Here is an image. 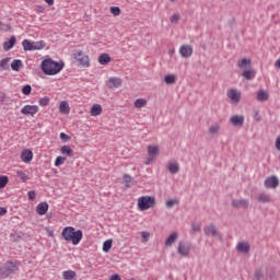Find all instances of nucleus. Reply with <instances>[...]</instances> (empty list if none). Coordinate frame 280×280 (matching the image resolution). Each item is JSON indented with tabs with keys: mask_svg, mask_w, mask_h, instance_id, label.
<instances>
[{
	"mask_svg": "<svg viewBox=\"0 0 280 280\" xmlns=\"http://www.w3.org/2000/svg\"><path fill=\"white\" fill-rule=\"evenodd\" d=\"M236 249L238 250V253H249L250 245L248 243H238Z\"/></svg>",
	"mask_w": 280,
	"mask_h": 280,
	"instance_id": "obj_27",
	"label": "nucleus"
},
{
	"mask_svg": "<svg viewBox=\"0 0 280 280\" xmlns=\"http://www.w3.org/2000/svg\"><path fill=\"white\" fill-rule=\"evenodd\" d=\"M36 211H37L38 215H45L47 213V211H49V203H47L45 201L40 202L39 205H37Z\"/></svg>",
	"mask_w": 280,
	"mask_h": 280,
	"instance_id": "obj_16",
	"label": "nucleus"
},
{
	"mask_svg": "<svg viewBox=\"0 0 280 280\" xmlns=\"http://www.w3.org/2000/svg\"><path fill=\"white\" fill-rule=\"evenodd\" d=\"M110 12L114 16H119L121 14V9L119 7H110Z\"/></svg>",
	"mask_w": 280,
	"mask_h": 280,
	"instance_id": "obj_44",
	"label": "nucleus"
},
{
	"mask_svg": "<svg viewBox=\"0 0 280 280\" xmlns=\"http://www.w3.org/2000/svg\"><path fill=\"white\" fill-rule=\"evenodd\" d=\"M109 280H121V277L117 273H114L113 276H110Z\"/></svg>",
	"mask_w": 280,
	"mask_h": 280,
	"instance_id": "obj_54",
	"label": "nucleus"
},
{
	"mask_svg": "<svg viewBox=\"0 0 280 280\" xmlns=\"http://www.w3.org/2000/svg\"><path fill=\"white\" fill-rule=\"evenodd\" d=\"M203 233L206 237H218V240H222V234L218 231V228L213 223L205 225Z\"/></svg>",
	"mask_w": 280,
	"mask_h": 280,
	"instance_id": "obj_6",
	"label": "nucleus"
},
{
	"mask_svg": "<svg viewBox=\"0 0 280 280\" xmlns=\"http://www.w3.org/2000/svg\"><path fill=\"white\" fill-rule=\"evenodd\" d=\"M254 119H255L256 121H260V120H261V115H259V112H255V114H254Z\"/></svg>",
	"mask_w": 280,
	"mask_h": 280,
	"instance_id": "obj_53",
	"label": "nucleus"
},
{
	"mask_svg": "<svg viewBox=\"0 0 280 280\" xmlns=\"http://www.w3.org/2000/svg\"><path fill=\"white\" fill-rule=\"evenodd\" d=\"M249 201L248 199H233L232 207L233 209H248Z\"/></svg>",
	"mask_w": 280,
	"mask_h": 280,
	"instance_id": "obj_10",
	"label": "nucleus"
},
{
	"mask_svg": "<svg viewBox=\"0 0 280 280\" xmlns=\"http://www.w3.org/2000/svg\"><path fill=\"white\" fill-rule=\"evenodd\" d=\"M108 62H110V55L104 52L101 56H98L100 65H108Z\"/></svg>",
	"mask_w": 280,
	"mask_h": 280,
	"instance_id": "obj_28",
	"label": "nucleus"
},
{
	"mask_svg": "<svg viewBox=\"0 0 280 280\" xmlns=\"http://www.w3.org/2000/svg\"><path fill=\"white\" fill-rule=\"evenodd\" d=\"M61 154H65L66 156H73V149L69 145H63L60 150Z\"/></svg>",
	"mask_w": 280,
	"mask_h": 280,
	"instance_id": "obj_30",
	"label": "nucleus"
},
{
	"mask_svg": "<svg viewBox=\"0 0 280 280\" xmlns=\"http://www.w3.org/2000/svg\"><path fill=\"white\" fill-rule=\"evenodd\" d=\"M22 115H31V117H34L36 113H38V105H25L21 109Z\"/></svg>",
	"mask_w": 280,
	"mask_h": 280,
	"instance_id": "obj_11",
	"label": "nucleus"
},
{
	"mask_svg": "<svg viewBox=\"0 0 280 280\" xmlns=\"http://www.w3.org/2000/svg\"><path fill=\"white\" fill-rule=\"evenodd\" d=\"M228 97L232 100L235 104H238L240 100H242V94L237 92L236 90H230L228 92Z\"/></svg>",
	"mask_w": 280,
	"mask_h": 280,
	"instance_id": "obj_15",
	"label": "nucleus"
},
{
	"mask_svg": "<svg viewBox=\"0 0 280 280\" xmlns=\"http://www.w3.org/2000/svg\"><path fill=\"white\" fill-rule=\"evenodd\" d=\"M45 2L47 3V5H54V0H45Z\"/></svg>",
	"mask_w": 280,
	"mask_h": 280,
	"instance_id": "obj_57",
	"label": "nucleus"
},
{
	"mask_svg": "<svg viewBox=\"0 0 280 280\" xmlns=\"http://www.w3.org/2000/svg\"><path fill=\"white\" fill-rule=\"evenodd\" d=\"M61 69H65V62L62 61H54L51 58L42 61V71L45 75H57Z\"/></svg>",
	"mask_w": 280,
	"mask_h": 280,
	"instance_id": "obj_2",
	"label": "nucleus"
},
{
	"mask_svg": "<svg viewBox=\"0 0 280 280\" xmlns=\"http://www.w3.org/2000/svg\"><path fill=\"white\" fill-rule=\"evenodd\" d=\"M230 122L232 126H235L236 128H242L244 126V116L242 115H235L230 118Z\"/></svg>",
	"mask_w": 280,
	"mask_h": 280,
	"instance_id": "obj_14",
	"label": "nucleus"
},
{
	"mask_svg": "<svg viewBox=\"0 0 280 280\" xmlns=\"http://www.w3.org/2000/svg\"><path fill=\"white\" fill-rule=\"evenodd\" d=\"M90 113H91L92 117H97V116L102 115V105L94 104L91 107V112Z\"/></svg>",
	"mask_w": 280,
	"mask_h": 280,
	"instance_id": "obj_26",
	"label": "nucleus"
},
{
	"mask_svg": "<svg viewBox=\"0 0 280 280\" xmlns=\"http://www.w3.org/2000/svg\"><path fill=\"white\" fill-rule=\"evenodd\" d=\"M258 202H270V195L266 194V192H261L258 195Z\"/></svg>",
	"mask_w": 280,
	"mask_h": 280,
	"instance_id": "obj_34",
	"label": "nucleus"
},
{
	"mask_svg": "<svg viewBox=\"0 0 280 280\" xmlns=\"http://www.w3.org/2000/svg\"><path fill=\"white\" fill-rule=\"evenodd\" d=\"M16 176L22 183H27L28 180L27 174H25L23 171H16Z\"/></svg>",
	"mask_w": 280,
	"mask_h": 280,
	"instance_id": "obj_38",
	"label": "nucleus"
},
{
	"mask_svg": "<svg viewBox=\"0 0 280 280\" xmlns=\"http://www.w3.org/2000/svg\"><path fill=\"white\" fill-rule=\"evenodd\" d=\"M164 82L166 84H176V74H167L165 78H164Z\"/></svg>",
	"mask_w": 280,
	"mask_h": 280,
	"instance_id": "obj_36",
	"label": "nucleus"
},
{
	"mask_svg": "<svg viewBox=\"0 0 280 280\" xmlns=\"http://www.w3.org/2000/svg\"><path fill=\"white\" fill-rule=\"evenodd\" d=\"M27 196H28V200H36V191L30 190L27 192Z\"/></svg>",
	"mask_w": 280,
	"mask_h": 280,
	"instance_id": "obj_50",
	"label": "nucleus"
},
{
	"mask_svg": "<svg viewBox=\"0 0 280 280\" xmlns=\"http://www.w3.org/2000/svg\"><path fill=\"white\" fill-rule=\"evenodd\" d=\"M12 71H21L23 69V61L21 59H15L11 62Z\"/></svg>",
	"mask_w": 280,
	"mask_h": 280,
	"instance_id": "obj_25",
	"label": "nucleus"
},
{
	"mask_svg": "<svg viewBox=\"0 0 280 280\" xmlns=\"http://www.w3.org/2000/svg\"><path fill=\"white\" fill-rule=\"evenodd\" d=\"M8 213V209L0 207V215H5Z\"/></svg>",
	"mask_w": 280,
	"mask_h": 280,
	"instance_id": "obj_56",
	"label": "nucleus"
},
{
	"mask_svg": "<svg viewBox=\"0 0 280 280\" xmlns=\"http://www.w3.org/2000/svg\"><path fill=\"white\" fill-rule=\"evenodd\" d=\"M0 30L2 32H10L12 30V26H10V24H5L3 22H0Z\"/></svg>",
	"mask_w": 280,
	"mask_h": 280,
	"instance_id": "obj_45",
	"label": "nucleus"
},
{
	"mask_svg": "<svg viewBox=\"0 0 280 280\" xmlns=\"http://www.w3.org/2000/svg\"><path fill=\"white\" fill-rule=\"evenodd\" d=\"M61 237L66 242H71L73 246H78V244L82 242L84 234L82 233V230H75L73 226H66L61 231Z\"/></svg>",
	"mask_w": 280,
	"mask_h": 280,
	"instance_id": "obj_1",
	"label": "nucleus"
},
{
	"mask_svg": "<svg viewBox=\"0 0 280 280\" xmlns=\"http://www.w3.org/2000/svg\"><path fill=\"white\" fill-rule=\"evenodd\" d=\"M270 97V94H268V92L260 90L257 92V97L256 100L258 102H268V98Z\"/></svg>",
	"mask_w": 280,
	"mask_h": 280,
	"instance_id": "obj_20",
	"label": "nucleus"
},
{
	"mask_svg": "<svg viewBox=\"0 0 280 280\" xmlns=\"http://www.w3.org/2000/svg\"><path fill=\"white\" fill-rule=\"evenodd\" d=\"M10 178L5 175H0V189L5 188V185H8Z\"/></svg>",
	"mask_w": 280,
	"mask_h": 280,
	"instance_id": "obj_39",
	"label": "nucleus"
},
{
	"mask_svg": "<svg viewBox=\"0 0 280 280\" xmlns=\"http://www.w3.org/2000/svg\"><path fill=\"white\" fill-rule=\"evenodd\" d=\"M143 106H148V101L145 98H138L135 101L136 108H143Z\"/></svg>",
	"mask_w": 280,
	"mask_h": 280,
	"instance_id": "obj_32",
	"label": "nucleus"
},
{
	"mask_svg": "<svg viewBox=\"0 0 280 280\" xmlns=\"http://www.w3.org/2000/svg\"><path fill=\"white\" fill-rule=\"evenodd\" d=\"M46 45L47 44L43 40L32 42L30 39H24L22 42V47H23L24 51H36V50L45 49Z\"/></svg>",
	"mask_w": 280,
	"mask_h": 280,
	"instance_id": "obj_4",
	"label": "nucleus"
},
{
	"mask_svg": "<svg viewBox=\"0 0 280 280\" xmlns=\"http://www.w3.org/2000/svg\"><path fill=\"white\" fill-rule=\"evenodd\" d=\"M9 62H10V57H7L0 61V67L1 69H3V71H8V69H10Z\"/></svg>",
	"mask_w": 280,
	"mask_h": 280,
	"instance_id": "obj_35",
	"label": "nucleus"
},
{
	"mask_svg": "<svg viewBox=\"0 0 280 280\" xmlns=\"http://www.w3.org/2000/svg\"><path fill=\"white\" fill-rule=\"evenodd\" d=\"M177 253L182 257H189V253H191V243H189V242H185V243L179 242L178 247H177Z\"/></svg>",
	"mask_w": 280,
	"mask_h": 280,
	"instance_id": "obj_8",
	"label": "nucleus"
},
{
	"mask_svg": "<svg viewBox=\"0 0 280 280\" xmlns=\"http://www.w3.org/2000/svg\"><path fill=\"white\" fill-rule=\"evenodd\" d=\"M208 132L210 135H218V132H220V125H218V122L211 125L208 129Z\"/></svg>",
	"mask_w": 280,
	"mask_h": 280,
	"instance_id": "obj_33",
	"label": "nucleus"
},
{
	"mask_svg": "<svg viewBox=\"0 0 280 280\" xmlns=\"http://www.w3.org/2000/svg\"><path fill=\"white\" fill-rule=\"evenodd\" d=\"M21 159L24 163H30L34 159V153L32 150H24L21 153Z\"/></svg>",
	"mask_w": 280,
	"mask_h": 280,
	"instance_id": "obj_19",
	"label": "nucleus"
},
{
	"mask_svg": "<svg viewBox=\"0 0 280 280\" xmlns=\"http://www.w3.org/2000/svg\"><path fill=\"white\" fill-rule=\"evenodd\" d=\"M148 154H149V161H154L159 154V147L156 145H149L148 147Z\"/></svg>",
	"mask_w": 280,
	"mask_h": 280,
	"instance_id": "obj_18",
	"label": "nucleus"
},
{
	"mask_svg": "<svg viewBox=\"0 0 280 280\" xmlns=\"http://www.w3.org/2000/svg\"><path fill=\"white\" fill-rule=\"evenodd\" d=\"M16 272H19V262L8 260L4 267H0V280L8 279V277H12V275H16Z\"/></svg>",
	"mask_w": 280,
	"mask_h": 280,
	"instance_id": "obj_3",
	"label": "nucleus"
},
{
	"mask_svg": "<svg viewBox=\"0 0 280 280\" xmlns=\"http://www.w3.org/2000/svg\"><path fill=\"white\" fill-rule=\"evenodd\" d=\"M121 79L119 78H109L108 81L106 82L107 89H119L121 86Z\"/></svg>",
	"mask_w": 280,
	"mask_h": 280,
	"instance_id": "obj_13",
	"label": "nucleus"
},
{
	"mask_svg": "<svg viewBox=\"0 0 280 280\" xmlns=\"http://www.w3.org/2000/svg\"><path fill=\"white\" fill-rule=\"evenodd\" d=\"M245 80H254L255 78V70H244L242 73Z\"/></svg>",
	"mask_w": 280,
	"mask_h": 280,
	"instance_id": "obj_29",
	"label": "nucleus"
},
{
	"mask_svg": "<svg viewBox=\"0 0 280 280\" xmlns=\"http://www.w3.org/2000/svg\"><path fill=\"white\" fill-rule=\"evenodd\" d=\"M170 174H178L180 172V166L178 164L171 163L168 164Z\"/></svg>",
	"mask_w": 280,
	"mask_h": 280,
	"instance_id": "obj_31",
	"label": "nucleus"
},
{
	"mask_svg": "<svg viewBox=\"0 0 280 280\" xmlns=\"http://www.w3.org/2000/svg\"><path fill=\"white\" fill-rule=\"evenodd\" d=\"M171 23H178L180 21V15L178 14H173L170 19Z\"/></svg>",
	"mask_w": 280,
	"mask_h": 280,
	"instance_id": "obj_49",
	"label": "nucleus"
},
{
	"mask_svg": "<svg viewBox=\"0 0 280 280\" xmlns=\"http://www.w3.org/2000/svg\"><path fill=\"white\" fill-rule=\"evenodd\" d=\"M122 180L126 187H130V183H132L133 178L130 175L126 174L124 175Z\"/></svg>",
	"mask_w": 280,
	"mask_h": 280,
	"instance_id": "obj_43",
	"label": "nucleus"
},
{
	"mask_svg": "<svg viewBox=\"0 0 280 280\" xmlns=\"http://www.w3.org/2000/svg\"><path fill=\"white\" fill-rule=\"evenodd\" d=\"M254 279L255 280H265L264 279V272L261 271V269H256L255 270Z\"/></svg>",
	"mask_w": 280,
	"mask_h": 280,
	"instance_id": "obj_41",
	"label": "nucleus"
},
{
	"mask_svg": "<svg viewBox=\"0 0 280 280\" xmlns=\"http://www.w3.org/2000/svg\"><path fill=\"white\" fill-rule=\"evenodd\" d=\"M142 240H144V242H148L150 240V233L142 232Z\"/></svg>",
	"mask_w": 280,
	"mask_h": 280,
	"instance_id": "obj_52",
	"label": "nucleus"
},
{
	"mask_svg": "<svg viewBox=\"0 0 280 280\" xmlns=\"http://www.w3.org/2000/svg\"><path fill=\"white\" fill-rule=\"evenodd\" d=\"M59 137H60L61 141H63V143H67V142L71 141V136H69V135H67L65 132H61L59 135Z\"/></svg>",
	"mask_w": 280,
	"mask_h": 280,
	"instance_id": "obj_46",
	"label": "nucleus"
},
{
	"mask_svg": "<svg viewBox=\"0 0 280 280\" xmlns=\"http://www.w3.org/2000/svg\"><path fill=\"white\" fill-rule=\"evenodd\" d=\"M275 67H277L278 69H280V58L276 61Z\"/></svg>",
	"mask_w": 280,
	"mask_h": 280,
	"instance_id": "obj_58",
	"label": "nucleus"
},
{
	"mask_svg": "<svg viewBox=\"0 0 280 280\" xmlns=\"http://www.w3.org/2000/svg\"><path fill=\"white\" fill-rule=\"evenodd\" d=\"M178 199H171L166 201V207L167 209H172V207H174V205H178Z\"/></svg>",
	"mask_w": 280,
	"mask_h": 280,
	"instance_id": "obj_48",
	"label": "nucleus"
},
{
	"mask_svg": "<svg viewBox=\"0 0 280 280\" xmlns=\"http://www.w3.org/2000/svg\"><path fill=\"white\" fill-rule=\"evenodd\" d=\"M179 54L182 58H191L194 54V48L191 47V45H183L179 48Z\"/></svg>",
	"mask_w": 280,
	"mask_h": 280,
	"instance_id": "obj_12",
	"label": "nucleus"
},
{
	"mask_svg": "<svg viewBox=\"0 0 280 280\" xmlns=\"http://www.w3.org/2000/svg\"><path fill=\"white\" fill-rule=\"evenodd\" d=\"M49 100H50L49 96H45V97L40 98L38 102L39 106H48Z\"/></svg>",
	"mask_w": 280,
	"mask_h": 280,
	"instance_id": "obj_47",
	"label": "nucleus"
},
{
	"mask_svg": "<svg viewBox=\"0 0 280 280\" xmlns=\"http://www.w3.org/2000/svg\"><path fill=\"white\" fill-rule=\"evenodd\" d=\"M176 240H178V234L176 233V232H173L167 238H166V241H165V246L166 247H170V246H172L175 242H176Z\"/></svg>",
	"mask_w": 280,
	"mask_h": 280,
	"instance_id": "obj_23",
	"label": "nucleus"
},
{
	"mask_svg": "<svg viewBox=\"0 0 280 280\" xmlns=\"http://www.w3.org/2000/svg\"><path fill=\"white\" fill-rule=\"evenodd\" d=\"M16 45V36H11L9 40L3 43L4 51H10Z\"/></svg>",
	"mask_w": 280,
	"mask_h": 280,
	"instance_id": "obj_17",
	"label": "nucleus"
},
{
	"mask_svg": "<svg viewBox=\"0 0 280 280\" xmlns=\"http://www.w3.org/2000/svg\"><path fill=\"white\" fill-rule=\"evenodd\" d=\"M74 59L77 60V62H79V65H81V67H90V62H89V56L84 55V51L82 50H77L74 54Z\"/></svg>",
	"mask_w": 280,
	"mask_h": 280,
	"instance_id": "obj_7",
	"label": "nucleus"
},
{
	"mask_svg": "<svg viewBox=\"0 0 280 280\" xmlns=\"http://www.w3.org/2000/svg\"><path fill=\"white\" fill-rule=\"evenodd\" d=\"M113 248V240H107L103 243V252L108 253Z\"/></svg>",
	"mask_w": 280,
	"mask_h": 280,
	"instance_id": "obj_37",
	"label": "nucleus"
},
{
	"mask_svg": "<svg viewBox=\"0 0 280 280\" xmlns=\"http://www.w3.org/2000/svg\"><path fill=\"white\" fill-rule=\"evenodd\" d=\"M252 62L253 61L250 59L243 58L242 60L237 61V67H238V69H248V67H250Z\"/></svg>",
	"mask_w": 280,
	"mask_h": 280,
	"instance_id": "obj_24",
	"label": "nucleus"
},
{
	"mask_svg": "<svg viewBox=\"0 0 280 280\" xmlns=\"http://www.w3.org/2000/svg\"><path fill=\"white\" fill-rule=\"evenodd\" d=\"M65 161H67V158L57 156L56 160H55V167H60V165L65 164Z\"/></svg>",
	"mask_w": 280,
	"mask_h": 280,
	"instance_id": "obj_40",
	"label": "nucleus"
},
{
	"mask_svg": "<svg viewBox=\"0 0 280 280\" xmlns=\"http://www.w3.org/2000/svg\"><path fill=\"white\" fill-rule=\"evenodd\" d=\"M59 110L63 115H69V113H71V108L69 107V103H67V101H62L59 105Z\"/></svg>",
	"mask_w": 280,
	"mask_h": 280,
	"instance_id": "obj_22",
	"label": "nucleus"
},
{
	"mask_svg": "<svg viewBox=\"0 0 280 280\" xmlns=\"http://www.w3.org/2000/svg\"><path fill=\"white\" fill-rule=\"evenodd\" d=\"M23 95H31L32 94V85L26 84L22 88Z\"/></svg>",
	"mask_w": 280,
	"mask_h": 280,
	"instance_id": "obj_42",
	"label": "nucleus"
},
{
	"mask_svg": "<svg viewBox=\"0 0 280 280\" xmlns=\"http://www.w3.org/2000/svg\"><path fill=\"white\" fill-rule=\"evenodd\" d=\"M265 187L267 189H277V187H279V178L275 175L268 177L265 180Z\"/></svg>",
	"mask_w": 280,
	"mask_h": 280,
	"instance_id": "obj_9",
	"label": "nucleus"
},
{
	"mask_svg": "<svg viewBox=\"0 0 280 280\" xmlns=\"http://www.w3.org/2000/svg\"><path fill=\"white\" fill-rule=\"evenodd\" d=\"M201 228L198 224H192V233H200Z\"/></svg>",
	"mask_w": 280,
	"mask_h": 280,
	"instance_id": "obj_51",
	"label": "nucleus"
},
{
	"mask_svg": "<svg viewBox=\"0 0 280 280\" xmlns=\"http://www.w3.org/2000/svg\"><path fill=\"white\" fill-rule=\"evenodd\" d=\"M156 205V199L150 196H142L138 199V208L140 211H148Z\"/></svg>",
	"mask_w": 280,
	"mask_h": 280,
	"instance_id": "obj_5",
	"label": "nucleus"
},
{
	"mask_svg": "<svg viewBox=\"0 0 280 280\" xmlns=\"http://www.w3.org/2000/svg\"><path fill=\"white\" fill-rule=\"evenodd\" d=\"M276 149L280 152V136L276 139Z\"/></svg>",
	"mask_w": 280,
	"mask_h": 280,
	"instance_id": "obj_55",
	"label": "nucleus"
},
{
	"mask_svg": "<svg viewBox=\"0 0 280 280\" xmlns=\"http://www.w3.org/2000/svg\"><path fill=\"white\" fill-rule=\"evenodd\" d=\"M174 1H176V0H171L172 3H174Z\"/></svg>",
	"mask_w": 280,
	"mask_h": 280,
	"instance_id": "obj_59",
	"label": "nucleus"
},
{
	"mask_svg": "<svg viewBox=\"0 0 280 280\" xmlns=\"http://www.w3.org/2000/svg\"><path fill=\"white\" fill-rule=\"evenodd\" d=\"M62 277L65 280H75L78 279V273L73 270H67L62 272Z\"/></svg>",
	"mask_w": 280,
	"mask_h": 280,
	"instance_id": "obj_21",
	"label": "nucleus"
}]
</instances>
